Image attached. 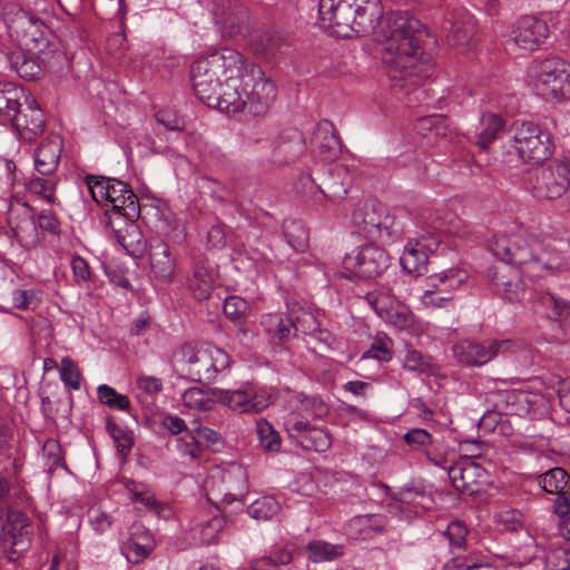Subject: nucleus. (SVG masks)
I'll return each mask as SVG.
<instances>
[{
    "instance_id": "nucleus-1",
    "label": "nucleus",
    "mask_w": 570,
    "mask_h": 570,
    "mask_svg": "<svg viewBox=\"0 0 570 570\" xmlns=\"http://www.w3.org/2000/svg\"><path fill=\"white\" fill-rule=\"evenodd\" d=\"M243 56L229 48L214 50L199 57L190 68L196 97L208 107L224 111L228 87L239 75Z\"/></svg>"
},
{
    "instance_id": "nucleus-2",
    "label": "nucleus",
    "mask_w": 570,
    "mask_h": 570,
    "mask_svg": "<svg viewBox=\"0 0 570 570\" xmlns=\"http://www.w3.org/2000/svg\"><path fill=\"white\" fill-rule=\"evenodd\" d=\"M276 85L263 69L242 59L239 75L228 87L224 111L237 114L247 110L253 116H265L275 102Z\"/></svg>"
},
{
    "instance_id": "nucleus-3",
    "label": "nucleus",
    "mask_w": 570,
    "mask_h": 570,
    "mask_svg": "<svg viewBox=\"0 0 570 570\" xmlns=\"http://www.w3.org/2000/svg\"><path fill=\"white\" fill-rule=\"evenodd\" d=\"M420 38H382L380 41L385 55L383 59L391 66L390 78L394 88H404L403 80L430 78L434 72L431 55L424 56Z\"/></svg>"
},
{
    "instance_id": "nucleus-4",
    "label": "nucleus",
    "mask_w": 570,
    "mask_h": 570,
    "mask_svg": "<svg viewBox=\"0 0 570 570\" xmlns=\"http://www.w3.org/2000/svg\"><path fill=\"white\" fill-rule=\"evenodd\" d=\"M180 353L181 372L193 382L207 385L229 373V355L214 344L187 343L181 346Z\"/></svg>"
},
{
    "instance_id": "nucleus-5",
    "label": "nucleus",
    "mask_w": 570,
    "mask_h": 570,
    "mask_svg": "<svg viewBox=\"0 0 570 570\" xmlns=\"http://www.w3.org/2000/svg\"><path fill=\"white\" fill-rule=\"evenodd\" d=\"M528 77L535 94L546 100L570 95V65L559 57L533 61Z\"/></svg>"
},
{
    "instance_id": "nucleus-6",
    "label": "nucleus",
    "mask_w": 570,
    "mask_h": 570,
    "mask_svg": "<svg viewBox=\"0 0 570 570\" xmlns=\"http://www.w3.org/2000/svg\"><path fill=\"white\" fill-rule=\"evenodd\" d=\"M353 223L357 233L367 239L395 240L402 234V226L376 199H368L354 212Z\"/></svg>"
},
{
    "instance_id": "nucleus-7",
    "label": "nucleus",
    "mask_w": 570,
    "mask_h": 570,
    "mask_svg": "<svg viewBox=\"0 0 570 570\" xmlns=\"http://www.w3.org/2000/svg\"><path fill=\"white\" fill-rule=\"evenodd\" d=\"M524 183L539 200L558 199L570 188V160L553 159L530 170Z\"/></svg>"
},
{
    "instance_id": "nucleus-8",
    "label": "nucleus",
    "mask_w": 570,
    "mask_h": 570,
    "mask_svg": "<svg viewBox=\"0 0 570 570\" xmlns=\"http://www.w3.org/2000/svg\"><path fill=\"white\" fill-rule=\"evenodd\" d=\"M490 252L499 258L501 264L511 266L531 267L532 259L538 250L533 235H494L488 240Z\"/></svg>"
},
{
    "instance_id": "nucleus-9",
    "label": "nucleus",
    "mask_w": 570,
    "mask_h": 570,
    "mask_svg": "<svg viewBox=\"0 0 570 570\" xmlns=\"http://www.w3.org/2000/svg\"><path fill=\"white\" fill-rule=\"evenodd\" d=\"M390 265V256L382 247L374 244L358 246L343 258V266L350 275L370 279L382 275Z\"/></svg>"
},
{
    "instance_id": "nucleus-10",
    "label": "nucleus",
    "mask_w": 570,
    "mask_h": 570,
    "mask_svg": "<svg viewBox=\"0 0 570 570\" xmlns=\"http://www.w3.org/2000/svg\"><path fill=\"white\" fill-rule=\"evenodd\" d=\"M512 346L511 340H461L454 344L453 354L460 364L480 367L497 356L505 355Z\"/></svg>"
},
{
    "instance_id": "nucleus-11",
    "label": "nucleus",
    "mask_w": 570,
    "mask_h": 570,
    "mask_svg": "<svg viewBox=\"0 0 570 570\" xmlns=\"http://www.w3.org/2000/svg\"><path fill=\"white\" fill-rule=\"evenodd\" d=\"M358 3L360 0H320L317 24L321 31H328V36H351L350 29Z\"/></svg>"
},
{
    "instance_id": "nucleus-12",
    "label": "nucleus",
    "mask_w": 570,
    "mask_h": 570,
    "mask_svg": "<svg viewBox=\"0 0 570 570\" xmlns=\"http://www.w3.org/2000/svg\"><path fill=\"white\" fill-rule=\"evenodd\" d=\"M513 147L524 161L542 163L550 158L553 145L548 132L538 125L527 121L517 127Z\"/></svg>"
},
{
    "instance_id": "nucleus-13",
    "label": "nucleus",
    "mask_w": 570,
    "mask_h": 570,
    "mask_svg": "<svg viewBox=\"0 0 570 570\" xmlns=\"http://www.w3.org/2000/svg\"><path fill=\"white\" fill-rule=\"evenodd\" d=\"M468 278L461 268H449L428 277L429 288L421 296L426 308H444L452 302L450 293L459 288Z\"/></svg>"
},
{
    "instance_id": "nucleus-14",
    "label": "nucleus",
    "mask_w": 570,
    "mask_h": 570,
    "mask_svg": "<svg viewBox=\"0 0 570 570\" xmlns=\"http://www.w3.org/2000/svg\"><path fill=\"white\" fill-rule=\"evenodd\" d=\"M448 475L453 488L469 497L480 494L491 484L489 472L469 458H461L450 465Z\"/></svg>"
},
{
    "instance_id": "nucleus-15",
    "label": "nucleus",
    "mask_w": 570,
    "mask_h": 570,
    "mask_svg": "<svg viewBox=\"0 0 570 570\" xmlns=\"http://www.w3.org/2000/svg\"><path fill=\"white\" fill-rule=\"evenodd\" d=\"M214 396L216 397L217 403L240 414H258L273 402V396L271 394L259 392L250 384H245L237 390L217 389V392H214Z\"/></svg>"
},
{
    "instance_id": "nucleus-16",
    "label": "nucleus",
    "mask_w": 570,
    "mask_h": 570,
    "mask_svg": "<svg viewBox=\"0 0 570 570\" xmlns=\"http://www.w3.org/2000/svg\"><path fill=\"white\" fill-rule=\"evenodd\" d=\"M284 425L288 436L305 450L325 452L331 448L330 433L325 429L312 425L303 416L293 413L286 419Z\"/></svg>"
},
{
    "instance_id": "nucleus-17",
    "label": "nucleus",
    "mask_w": 570,
    "mask_h": 570,
    "mask_svg": "<svg viewBox=\"0 0 570 570\" xmlns=\"http://www.w3.org/2000/svg\"><path fill=\"white\" fill-rule=\"evenodd\" d=\"M7 222L13 237L26 249L37 246L40 232L36 224V212L27 203H12L9 206Z\"/></svg>"
},
{
    "instance_id": "nucleus-18",
    "label": "nucleus",
    "mask_w": 570,
    "mask_h": 570,
    "mask_svg": "<svg viewBox=\"0 0 570 570\" xmlns=\"http://www.w3.org/2000/svg\"><path fill=\"white\" fill-rule=\"evenodd\" d=\"M568 32V20H560L558 13L521 16L513 24V33L529 36H558Z\"/></svg>"
},
{
    "instance_id": "nucleus-19",
    "label": "nucleus",
    "mask_w": 570,
    "mask_h": 570,
    "mask_svg": "<svg viewBox=\"0 0 570 570\" xmlns=\"http://www.w3.org/2000/svg\"><path fill=\"white\" fill-rule=\"evenodd\" d=\"M14 523H19L20 528L18 529L14 524L9 531H6L3 512L0 509V548L11 561L30 548L32 535L31 524L23 514H19Z\"/></svg>"
},
{
    "instance_id": "nucleus-20",
    "label": "nucleus",
    "mask_w": 570,
    "mask_h": 570,
    "mask_svg": "<svg viewBox=\"0 0 570 570\" xmlns=\"http://www.w3.org/2000/svg\"><path fill=\"white\" fill-rule=\"evenodd\" d=\"M490 281L495 293L508 302H518L524 295L522 272L509 264H499L491 268Z\"/></svg>"
},
{
    "instance_id": "nucleus-21",
    "label": "nucleus",
    "mask_w": 570,
    "mask_h": 570,
    "mask_svg": "<svg viewBox=\"0 0 570 570\" xmlns=\"http://www.w3.org/2000/svg\"><path fill=\"white\" fill-rule=\"evenodd\" d=\"M213 16L220 36H238L246 29L247 11L230 0H215Z\"/></svg>"
},
{
    "instance_id": "nucleus-22",
    "label": "nucleus",
    "mask_w": 570,
    "mask_h": 570,
    "mask_svg": "<svg viewBox=\"0 0 570 570\" xmlns=\"http://www.w3.org/2000/svg\"><path fill=\"white\" fill-rule=\"evenodd\" d=\"M535 246H538V250H535L530 269L559 271L568 268L569 263L566 258V250L570 246L567 242L552 238L540 242L535 238Z\"/></svg>"
},
{
    "instance_id": "nucleus-23",
    "label": "nucleus",
    "mask_w": 570,
    "mask_h": 570,
    "mask_svg": "<svg viewBox=\"0 0 570 570\" xmlns=\"http://www.w3.org/2000/svg\"><path fill=\"white\" fill-rule=\"evenodd\" d=\"M106 226L110 227L119 245L131 256L140 257L146 250L144 238L136 219H127L121 216L109 217Z\"/></svg>"
},
{
    "instance_id": "nucleus-24",
    "label": "nucleus",
    "mask_w": 570,
    "mask_h": 570,
    "mask_svg": "<svg viewBox=\"0 0 570 570\" xmlns=\"http://www.w3.org/2000/svg\"><path fill=\"white\" fill-rule=\"evenodd\" d=\"M19 46L45 66L56 67L68 61L61 38H22Z\"/></svg>"
},
{
    "instance_id": "nucleus-25",
    "label": "nucleus",
    "mask_w": 570,
    "mask_h": 570,
    "mask_svg": "<svg viewBox=\"0 0 570 570\" xmlns=\"http://www.w3.org/2000/svg\"><path fill=\"white\" fill-rule=\"evenodd\" d=\"M355 10L350 32H354L355 36H382L384 24L380 22L385 14H383L380 0L360 1Z\"/></svg>"
},
{
    "instance_id": "nucleus-26",
    "label": "nucleus",
    "mask_w": 570,
    "mask_h": 570,
    "mask_svg": "<svg viewBox=\"0 0 570 570\" xmlns=\"http://www.w3.org/2000/svg\"><path fill=\"white\" fill-rule=\"evenodd\" d=\"M155 546L151 532L141 524H134L129 538L122 542L121 553L128 562L138 564L151 553Z\"/></svg>"
},
{
    "instance_id": "nucleus-27",
    "label": "nucleus",
    "mask_w": 570,
    "mask_h": 570,
    "mask_svg": "<svg viewBox=\"0 0 570 570\" xmlns=\"http://www.w3.org/2000/svg\"><path fill=\"white\" fill-rule=\"evenodd\" d=\"M12 125L24 140H33L45 130V112L33 98H29Z\"/></svg>"
},
{
    "instance_id": "nucleus-28",
    "label": "nucleus",
    "mask_w": 570,
    "mask_h": 570,
    "mask_svg": "<svg viewBox=\"0 0 570 570\" xmlns=\"http://www.w3.org/2000/svg\"><path fill=\"white\" fill-rule=\"evenodd\" d=\"M439 245V242L431 240H420L413 243H409L403 254L400 258V263L402 267L409 273V274H416L422 275L428 271L426 265L429 263V253H432L434 249H436Z\"/></svg>"
},
{
    "instance_id": "nucleus-29",
    "label": "nucleus",
    "mask_w": 570,
    "mask_h": 570,
    "mask_svg": "<svg viewBox=\"0 0 570 570\" xmlns=\"http://www.w3.org/2000/svg\"><path fill=\"white\" fill-rule=\"evenodd\" d=\"M383 26L382 36H416L425 29L423 22L415 18L410 11H392L385 14L380 22Z\"/></svg>"
},
{
    "instance_id": "nucleus-30",
    "label": "nucleus",
    "mask_w": 570,
    "mask_h": 570,
    "mask_svg": "<svg viewBox=\"0 0 570 570\" xmlns=\"http://www.w3.org/2000/svg\"><path fill=\"white\" fill-rule=\"evenodd\" d=\"M312 144L318 149L324 160L332 161L342 153V141L334 127L328 120H321L314 130Z\"/></svg>"
},
{
    "instance_id": "nucleus-31",
    "label": "nucleus",
    "mask_w": 570,
    "mask_h": 570,
    "mask_svg": "<svg viewBox=\"0 0 570 570\" xmlns=\"http://www.w3.org/2000/svg\"><path fill=\"white\" fill-rule=\"evenodd\" d=\"M259 324L268 342L274 346L284 345L293 337L292 317L284 313L264 314Z\"/></svg>"
},
{
    "instance_id": "nucleus-32",
    "label": "nucleus",
    "mask_w": 570,
    "mask_h": 570,
    "mask_svg": "<svg viewBox=\"0 0 570 570\" xmlns=\"http://www.w3.org/2000/svg\"><path fill=\"white\" fill-rule=\"evenodd\" d=\"M62 141L58 135H50L35 150V168L42 176H50L58 168Z\"/></svg>"
},
{
    "instance_id": "nucleus-33",
    "label": "nucleus",
    "mask_w": 570,
    "mask_h": 570,
    "mask_svg": "<svg viewBox=\"0 0 570 570\" xmlns=\"http://www.w3.org/2000/svg\"><path fill=\"white\" fill-rule=\"evenodd\" d=\"M149 259L156 277L170 283L175 275L177 262L170 252L169 245L163 239L151 242Z\"/></svg>"
},
{
    "instance_id": "nucleus-34",
    "label": "nucleus",
    "mask_w": 570,
    "mask_h": 570,
    "mask_svg": "<svg viewBox=\"0 0 570 570\" xmlns=\"http://www.w3.org/2000/svg\"><path fill=\"white\" fill-rule=\"evenodd\" d=\"M30 97L22 88L12 82H0V119L1 121L13 122L20 114L22 101L26 104Z\"/></svg>"
},
{
    "instance_id": "nucleus-35",
    "label": "nucleus",
    "mask_w": 570,
    "mask_h": 570,
    "mask_svg": "<svg viewBox=\"0 0 570 570\" xmlns=\"http://www.w3.org/2000/svg\"><path fill=\"white\" fill-rule=\"evenodd\" d=\"M107 205L111 206V208L107 209L105 213L107 220H109V217L116 216H121L127 219H137L140 214L138 197L132 190L126 194L124 193L117 198H112Z\"/></svg>"
},
{
    "instance_id": "nucleus-36",
    "label": "nucleus",
    "mask_w": 570,
    "mask_h": 570,
    "mask_svg": "<svg viewBox=\"0 0 570 570\" xmlns=\"http://www.w3.org/2000/svg\"><path fill=\"white\" fill-rule=\"evenodd\" d=\"M10 62L17 73L28 81L38 79L42 72V62L28 53L22 47L19 51L10 55Z\"/></svg>"
},
{
    "instance_id": "nucleus-37",
    "label": "nucleus",
    "mask_w": 570,
    "mask_h": 570,
    "mask_svg": "<svg viewBox=\"0 0 570 570\" xmlns=\"http://www.w3.org/2000/svg\"><path fill=\"white\" fill-rule=\"evenodd\" d=\"M214 286V278L204 262L197 261L193 265V275L189 279V287L197 301L207 299Z\"/></svg>"
},
{
    "instance_id": "nucleus-38",
    "label": "nucleus",
    "mask_w": 570,
    "mask_h": 570,
    "mask_svg": "<svg viewBox=\"0 0 570 570\" xmlns=\"http://www.w3.org/2000/svg\"><path fill=\"white\" fill-rule=\"evenodd\" d=\"M535 308L542 312L547 318L556 321L569 314L570 304L550 292H544L538 295Z\"/></svg>"
},
{
    "instance_id": "nucleus-39",
    "label": "nucleus",
    "mask_w": 570,
    "mask_h": 570,
    "mask_svg": "<svg viewBox=\"0 0 570 570\" xmlns=\"http://www.w3.org/2000/svg\"><path fill=\"white\" fill-rule=\"evenodd\" d=\"M122 484L134 503H140L146 510L159 513L161 503L156 500L147 484L125 478Z\"/></svg>"
},
{
    "instance_id": "nucleus-40",
    "label": "nucleus",
    "mask_w": 570,
    "mask_h": 570,
    "mask_svg": "<svg viewBox=\"0 0 570 570\" xmlns=\"http://www.w3.org/2000/svg\"><path fill=\"white\" fill-rule=\"evenodd\" d=\"M214 392H217V387L204 390L193 386L184 392L181 400L184 405L188 409L209 411L213 405L217 403Z\"/></svg>"
},
{
    "instance_id": "nucleus-41",
    "label": "nucleus",
    "mask_w": 570,
    "mask_h": 570,
    "mask_svg": "<svg viewBox=\"0 0 570 570\" xmlns=\"http://www.w3.org/2000/svg\"><path fill=\"white\" fill-rule=\"evenodd\" d=\"M293 560L292 551L282 548H273L268 554L250 561L252 570H279L282 566L289 564Z\"/></svg>"
},
{
    "instance_id": "nucleus-42",
    "label": "nucleus",
    "mask_w": 570,
    "mask_h": 570,
    "mask_svg": "<svg viewBox=\"0 0 570 570\" xmlns=\"http://www.w3.org/2000/svg\"><path fill=\"white\" fill-rule=\"evenodd\" d=\"M95 13L102 20H114L117 19L120 30L115 33V36H126L125 29V14L127 11L125 0L118 1H104L99 0L95 6Z\"/></svg>"
},
{
    "instance_id": "nucleus-43",
    "label": "nucleus",
    "mask_w": 570,
    "mask_h": 570,
    "mask_svg": "<svg viewBox=\"0 0 570 570\" xmlns=\"http://www.w3.org/2000/svg\"><path fill=\"white\" fill-rule=\"evenodd\" d=\"M480 131L476 135V145L487 150L503 128V120L498 115L483 114L480 120Z\"/></svg>"
},
{
    "instance_id": "nucleus-44",
    "label": "nucleus",
    "mask_w": 570,
    "mask_h": 570,
    "mask_svg": "<svg viewBox=\"0 0 570 570\" xmlns=\"http://www.w3.org/2000/svg\"><path fill=\"white\" fill-rule=\"evenodd\" d=\"M307 558L314 563L332 561L343 554V547L323 540L311 541L306 546Z\"/></svg>"
},
{
    "instance_id": "nucleus-45",
    "label": "nucleus",
    "mask_w": 570,
    "mask_h": 570,
    "mask_svg": "<svg viewBox=\"0 0 570 570\" xmlns=\"http://www.w3.org/2000/svg\"><path fill=\"white\" fill-rule=\"evenodd\" d=\"M283 232L287 243L296 252H303L307 247L308 230L301 220H284Z\"/></svg>"
},
{
    "instance_id": "nucleus-46",
    "label": "nucleus",
    "mask_w": 570,
    "mask_h": 570,
    "mask_svg": "<svg viewBox=\"0 0 570 570\" xmlns=\"http://www.w3.org/2000/svg\"><path fill=\"white\" fill-rule=\"evenodd\" d=\"M570 476L562 468H553L538 476L539 485L547 493H560L564 491L569 483Z\"/></svg>"
},
{
    "instance_id": "nucleus-47",
    "label": "nucleus",
    "mask_w": 570,
    "mask_h": 570,
    "mask_svg": "<svg viewBox=\"0 0 570 570\" xmlns=\"http://www.w3.org/2000/svg\"><path fill=\"white\" fill-rule=\"evenodd\" d=\"M106 430L116 443L117 451L122 458H127L135 442L132 431L119 426L111 417L106 422Z\"/></svg>"
},
{
    "instance_id": "nucleus-48",
    "label": "nucleus",
    "mask_w": 570,
    "mask_h": 570,
    "mask_svg": "<svg viewBox=\"0 0 570 570\" xmlns=\"http://www.w3.org/2000/svg\"><path fill=\"white\" fill-rule=\"evenodd\" d=\"M279 504L274 497L264 495L253 501L246 509L247 514L257 521L271 520L277 514Z\"/></svg>"
},
{
    "instance_id": "nucleus-49",
    "label": "nucleus",
    "mask_w": 570,
    "mask_h": 570,
    "mask_svg": "<svg viewBox=\"0 0 570 570\" xmlns=\"http://www.w3.org/2000/svg\"><path fill=\"white\" fill-rule=\"evenodd\" d=\"M305 147L304 135L298 130H292L283 136L277 149L287 160H294L304 153Z\"/></svg>"
},
{
    "instance_id": "nucleus-50",
    "label": "nucleus",
    "mask_w": 570,
    "mask_h": 570,
    "mask_svg": "<svg viewBox=\"0 0 570 570\" xmlns=\"http://www.w3.org/2000/svg\"><path fill=\"white\" fill-rule=\"evenodd\" d=\"M256 433L261 446L268 452H278L281 449V436L274 426L265 419L256 422Z\"/></svg>"
},
{
    "instance_id": "nucleus-51",
    "label": "nucleus",
    "mask_w": 570,
    "mask_h": 570,
    "mask_svg": "<svg viewBox=\"0 0 570 570\" xmlns=\"http://www.w3.org/2000/svg\"><path fill=\"white\" fill-rule=\"evenodd\" d=\"M98 400L106 406L119 411H126L130 406V400L127 395L118 393L114 387L101 384L97 389Z\"/></svg>"
},
{
    "instance_id": "nucleus-52",
    "label": "nucleus",
    "mask_w": 570,
    "mask_h": 570,
    "mask_svg": "<svg viewBox=\"0 0 570 570\" xmlns=\"http://www.w3.org/2000/svg\"><path fill=\"white\" fill-rule=\"evenodd\" d=\"M392 346L393 342L385 333H377L363 357L389 362L393 355Z\"/></svg>"
},
{
    "instance_id": "nucleus-53",
    "label": "nucleus",
    "mask_w": 570,
    "mask_h": 570,
    "mask_svg": "<svg viewBox=\"0 0 570 570\" xmlns=\"http://www.w3.org/2000/svg\"><path fill=\"white\" fill-rule=\"evenodd\" d=\"M224 521L220 517H213L204 523H199L193 529L194 538L202 544H212L216 542L218 533L223 529Z\"/></svg>"
},
{
    "instance_id": "nucleus-54",
    "label": "nucleus",
    "mask_w": 570,
    "mask_h": 570,
    "mask_svg": "<svg viewBox=\"0 0 570 570\" xmlns=\"http://www.w3.org/2000/svg\"><path fill=\"white\" fill-rule=\"evenodd\" d=\"M365 301L382 318H384L385 315L394 308V304L396 303L395 298L391 294L382 291L368 292L365 295Z\"/></svg>"
},
{
    "instance_id": "nucleus-55",
    "label": "nucleus",
    "mask_w": 570,
    "mask_h": 570,
    "mask_svg": "<svg viewBox=\"0 0 570 570\" xmlns=\"http://www.w3.org/2000/svg\"><path fill=\"white\" fill-rule=\"evenodd\" d=\"M298 400L302 403V411L314 420L323 419L330 413L327 403L317 395L301 394Z\"/></svg>"
},
{
    "instance_id": "nucleus-56",
    "label": "nucleus",
    "mask_w": 570,
    "mask_h": 570,
    "mask_svg": "<svg viewBox=\"0 0 570 570\" xmlns=\"http://www.w3.org/2000/svg\"><path fill=\"white\" fill-rule=\"evenodd\" d=\"M468 528L464 522L455 520L448 524L444 535L449 540V544L454 550L462 551L465 549Z\"/></svg>"
},
{
    "instance_id": "nucleus-57",
    "label": "nucleus",
    "mask_w": 570,
    "mask_h": 570,
    "mask_svg": "<svg viewBox=\"0 0 570 570\" xmlns=\"http://www.w3.org/2000/svg\"><path fill=\"white\" fill-rule=\"evenodd\" d=\"M449 23H451L450 33H452V36H475L476 33L473 17L468 12L454 14L449 20Z\"/></svg>"
},
{
    "instance_id": "nucleus-58",
    "label": "nucleus",
    "mask_w": 570,
    "mask_h": 570,
    "mask_svg": "<svg viewBox=\"0 0 570 570\" xmlns=\"http://www.w3.org/2000/svg\"><path fill=\"white\" fill-rule=\"evenodd\" d=\"M292 322H293V336L296 334V333H302V334H312L314 332H316L320 327V323L317 321V318L314 316L313 313L311 312H307V311H299L297 314H295L294 317H292Z\"/></svg>"
},
{
    "instance_id": "nucleus-59",
    "label": "nucleus",
    "mask_w": 570,
    "mask_h": 570,
    "mask_svg": "<svg viewBox=\"0 0 570 570\" xmlns=\"http://www.w3.org/2000/svg\"><path fill=\"white\" fill-rule=\"evenodd\" d=\"M402 362L404 368L413 372H423L430 366V358L411 345L405 346Z\"/></svg>"
},
{
    "instance_id": "nucleus-60",
    "label": "nucleus",
    "mask_w": 570,
    "mask_h": 570,
    "mask_svg": "<svg viewBox=\"0 0 570 570\" xmlns=\"http://www.w3.org/2000/svg\"><path fill=\"white\" fill-rule=\"evenodd\" d=\"M36 224L38 232H40V236L46 233L50 235L60 234V222L56 214L50 209L41 210L38 216H36Z\"/></svg>"
},
{
    "instance_id": "nucleus-61",
    "label": "nucleus",
    "mask_w": 570,
    "mask_h": 570,
    "mask_svg": "<svg viewBox=\"0 0 570 570\" xmlns=\"http://www.w3.org/2000/svg\"><path fill=\"white\" fill-rule=\"evenodd\" d=\"M111 178L88 176L87 185L96 203L105 202L107 204L108 193L110 191Z\"/></svg>"
},
{
    "instance_id": "nucleus-62",
    "label": "nucleus",
    "mask_w": 570,
    "mask_h": 570,
    "mask_svg": "<svg viewBox=\"0 0 570 570\" xmlns=\"http://www.w3.org/2000/svg\"><path fill=\"white\" fill-rule=\"evenodd\" d=\"M503 400L508 410L512 414H521V412H527L528 404L530 403L528 393L515 390L505 392L503 394Z\"/></svg>"
},
{
    "instance_id": "nucleus-63",
    "label": "nucleus",
    "mask_w": 570,
    "mask_h": 570,
    "mask_svg": "<svg viewBox=\"0 0 570 570\" xmlns=\"http://www.w3.org/2000/svg\"><path fill=\"white\" fill-rule=\"evenodd\" d=\"M177 450L183 456L197 459L200 455L202 445L197 441L196 435L187 431V433L177 439Z\"/></svg>"
},
{
    "instance_id": "nucleus-64",
    "label": "nucleus",
    "mask_w": 570,
    "mask_h": 570,
    "mask_svg": "<svg viewBox=\"0 0 570 570\" xmlns=\"http://www.w3.org/2000/svg\"><path fill=\"white\" fill-rule=\"evenodd\" d=\"M29 189L33 194L41 195L49 203L55 202L56 181L51 178H33L29 183Z\"/></svg>"
}]
</instances>
